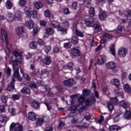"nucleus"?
<instances>
[{"label":"nucleus","instance_id":"obj_33","mask_svg":"<svg viewBox=\"0 0 131 131\" xmlns=\"http://www.w3.org/2000/svg\"><path fill=\"white\" fill-rule=\"evenodd\" d=\"M34 5L37 10H39V9L42 8V4L40 2H35Z\"/></svg>","mask_w":131,"mask_h":131},{"label":"nucleus","instance_id":"obj_55","mask_svg":"<svg viewBox=\"0 0 131 131\" xmlns=\"http://www.w3.org/2000/svg\"><path fill=\"white\" fill-rule=\"evenodd\" d=\"M44 15L45 17H50L51 16V13L49 10H47L44 12Z\"/></svg>","mask_w":131,"mask_h":131},{"label":"nucleus","instance_id":"obj_26","mask_svg":"<svg viewBox=\"0 0 131 131\" xmlns=\"http://www.w3.org/2000/svg\"><path fill=\"white\" fill-rule=\"evenodd\" d=\"M110 131H118L119 130V127L116 125L110 126L108 128Z\"/></svg>","mask_w":131,"mask_h":131},{"label":"nucleus","instance_id":"obj_50","mask_svg":"<svg viewBox=\"0 0 131 131\" xmlns=\"http://www.w3.org/2000/svg\"><path fill=\"white\" fill-rule=\"evenodd\" d=\"M63 47L66 49H69L70 48H71V43L70 42L64 43Z\"/></svg>","mask_w":131,"mask_h":131},{"label":"nucleus","instance_id":"obj_25","mask_svg":"<svg viewBox=\"0 0 131 131\" xmlns=\"http://www.w3.org/2000/svg\"><path fill=\"white\" fill-rule=\"evenodd\" d=\"M111 83H112V84H113V85H116V86H118V85H119V83L120 82L118 79L115 78L111 80Z\"/></svg>","mask_w":131,"mask_h":131},{"label":"nucleus","instance_id":"obj_56","mask_svg":"<svg viewBox=\"0 0 131 131\" xmlns=\"http://www.w3.org/2000/svg\"><path fill=\"white\" fill-rule=\"evenodd\" d=\"M107 107L110 110V111H113V105L112 103H110L109 102L107 103Z\"/></svg>","mask_w":131,"mask_h":131},{"label":"nucleus","instance_id":"obj_20","mask_svg":"<svg viewBox=\"0 0 131 131\" xmlns=\"http://www.w3.org/2000/svg\"><path fill=\"white\" fill-rule=\"evenodd\" d=\"M24 28H23V27L22 26L19 27L16 30V32L18 34V35L22 34V33H24Z\"/></svg>","mask_w":131,"mask_h":131},{"label":"nucleus","instance_id":"obj_9","mask_svg":"<svg viewBox=\"0 0 131 131\" xmlns=\"http://www.w3.org/2000/svg\"><path fill=\"white\" fill-rule=\"evenodd\" d=\"M106 66L108 69H115L116 68V63L114 61H110L106 63Z\"/></svg>","mask_w":131,"mask_h":131},{"label":"nucleus","instance_id":"obj_15","mask_svg":"<svg viewBox=\"0 0 131 131\" xmlns=\"http://www.w3.org/2000/svg\"><path fill=\"white\" fill-rule=\"evenodd\" d=\"M120 105L121 107L124 108V109H127L129 108V104L127 103L125 100H122L120 102Z\"/></svg>","mask_w":131,"mask_h":131},{"label":"nucleus","instance_id":"obj_10","mask_svg":"<svg viewBox=\"0 0 131 131\" xmlns=\"http://www.w3.org/2000/svg\"><path fill=\"white\" fill-rule=\"evenodd\" d=\"M84 120V118H79V119H76L75 118H73L71 120V123L72 124H76L77 123H80V122H82Z\"/></svg>","mask_w":131,"mask_h":131},{"label":"nucleus","instance_id":"obj_3","mask_svg":"<svg viewBox=\"0 0 131 131\" xmlns=\"http://www.w3.org/2000/svg\"><path fill=\"white\" fill-rule=\"evenodd\" d=\"M127 54V50L125 48H120L118 50V56L120 58H123L125 57Z\"/></svg>","mask_w":131,"mask_h":131},{"label":"nucleus","instance_id":"obj_35","mask_svg":"<svg viewBox=\"0 0 131 131\" xmlns=\"http://www.w3.org/2000/svg\"><path fill=\"white\" fill-rule=\"evenodd\" d=\"M51 25L55 28H58V27H60V24L58 21H56L55 20L52 21Z\"/></svg>","mask_w":131,"mask_h":131},{"label":"nucleus","instance_id":"obj_28","mask_svg":"<svg viewBox=\"0 0 131 131\" xmlns=\"http://www.w3.org/2000/svg\"><path fill=\"white\" fill-rule=\"evenodd\" d=\"M71 42L72 43H73V45L76 46V45L78 43V38L77 37V36H75L73 37V38H72Z\"/></svg>","mask_w":131,"mask_h":131},{"label":"nucleus","instance_id":"obj_1","mask_svg":"<svg viewBox=\"0 0 131 131\" xmlns=\"http://www.w3.org/2000/svg\"><path fill=\"white\" fill-rule=\"evenodd\" d=\"M85 24L89 27H93V26H94L95 32H101V31H102V28H101V26H100L99 24L94 25V22L88 20L85 21Z\"/></svg>","mask_w":131,"mask_h":131},{"label":"nucleus","instance_id":"obj_46","mask_svg":"<svg viewBox=\"0 0 131 131\" xmlns=\"http://www.w3.org/2000/svg\"><path fill=\"white\" fill-rule=\"evenodd\" d=\"M9 112L11 113L12 116L16 115V109L15 108H9Z\"/></svg>","mask_w":131,"mask_h":131},{"label":"nucleus","instance_id":"obj_32","mask_svg":"<svg viewBox=\"0 0 131 131\" xmlns=\"http://www.w3.org/2000/svg\"><path fill=\"white\" fill-rule=\"evenodd\" d=\"M89 14L91 17H95V9L93 7L90 8L89 10Z\"/></svg>","mask_w":131,"mask_h":131},{"label":"nucleus","instance_id":"obj_61","mask_svg":"<svg viewBox=\"0 0 131 131\" xmlns=\"http://www.w3.org/2000/svg\"><path fill=\"white\" fill-rule=\"evenodd\" d=\"M90 124H91L90 122H89L87 123H84L82 126L83 127H85V128H88V127H89V126H90Z\"/></svg>","mask_w":131,"mask_h":131},{"label":"nucleus","instance_id":"obj_47","mask_svg":"<svg viewBox=\"0 0 131 131\" xmlns=\"http://www.w3.org/2000/svg\"><path fill=\"white\" fill-rule=\"evenodd\" d=\"M78 101L81 104H82L83 102H84V97L82 96V95H80L78 99Z\"/></svg>","mask_w":131,"mask_h":131},{"label":"nucleus","instance_id":"obj_37","mask_svg":"<svg viewBox=\"0 0 131 131\" xmlns=\"http://www.w3.org/2000/svg\"><path fill=\"white\" fill-rule=\"evenodd\" d=\"M122 112L119 111V112L117 113V115L114 118V121L115 122H117L118 120H119V118H118V116L119 115H122Z\"/></svg>","mask_w":131,"mask_h":131},{"label":"nucleus","instance_id":"obj_22","mask_svg":"<svg viewBox=\"0 0 131 131\" xmlns=\"http://www.w3.org/2000/svg\"><path fill=\"white\" fill-rule=\"evenodd\" d=\"M21 94L29 95L30 94V89L28 88L25 87L21 89Z\"/></svg>","mask_w":131,"mask_h":131},{"label":"nucleus","instance_id":"obj_54","mask_svg":"<svg viewBox=\"0 0 131 131\" xmlns=\"http://www.w3.org/2000/svg\"><path fill=\"white\" fill-rule=\"evenodd\" d=\"M103 37H107V38H111L112 37V35L109 34L107 33H104L102 34Z\"/></svg>","mask_w":131,"mask_h":131},{"label":"nucleus","instance_id":"obj_39","mask_svg":"<svg viewBox=\"0 0 131 131\" xmlns=\"http://www.w3.org/2000/svg\"><path fill=\"white\" fill-rule=\"evenodd\" d=\"M58 31H62L63 34H66V33H67V30L65 28H63L62 27H58Z\"/></svg>","mask_w":131,"mask_h":131},{"label":"nucleus","instance_id":"obj_19","mask_svg":"<svg viewBox=\"0 0 131 131\" xmlns=\"http://www.w3.org/2000/svg\"><path fill=\"white\" fill-rule=\"evenodd\" d=\"M99 18L101 21H105L106 20V18H107L106 13L105 12H102L100 13Z\"/></svg>","mask_w":131,"mask_h":131},{"label":"nucleus","instance_id":"obj_12","mask_svg":"<svg viewBox=\"0 0 131 131\" xmlns=\"http://www.w3.org/2000/svg\"><path fill=\"white\" fill-rule=\"evenodd\" d=\"M94 102H96V98L95 97H92L91 99L85 100V106H91Z\"/></svg>","mask_w":131,"mask_h":131},{"label":"nucleus","instance_id":"obj_34","mask_svg":"<svg viewBox=\"0 0 131 131\" xmlns=\"http://www.w3.org/2000/svg\"><path fill=\"white\" fill-rule=\"evenodd\" d=\"M61 51V47H58V46H55L53 48V53L54 54H57V53H60Z\"/></svg>","mask_w":131,"mask_h":131},{"label":"nucleus","instance_id":"obj_21","mask_svg":"<svg viewBox=\"0 0 131 131\" xmlns=\"http://www.w3.org/2000/svg\"><path fill=\"white\" fill-rule=\"evenodd\" d=\"M13 4L11 1L8 0L5 3V7H6L8 10H11L13 8Z\"/></svg>","mask_w":131,"mask_h":131},{"label":"nucleus","instance_id":"obj_36","mask_svg":"<svg viewBox=\"0 0 131 131\" xmlns=\"http://www.w3.org/2000/svg\"><path fill=\"white\" fill-rule=\"evenodd\" d=\"M46 32L48 35H52L54 33V30H53L52 28H49L46 29Z\"/></svg>","mask_w":131,"mask_h":131},{"label":"nucleus","instance_id":"obj_62","mask_svg":"<svg viewBox=\"0 0 131 131\" xmlns=\"http://www.w3.org/2000/svg\"><path fill=\"white\" fill-rule=\"evenodd\" d=\"M72 8L73 9H74V10H76V9L77 8V2H73L72 3Z\"/></svg>","mask_w":131,"mask_h":131},{"label":"nucleus","instance_id":"obj_49","mask_svg":"<svg viewBox=\"0 0 131 131\" xmlns=\"http://www.w3.org/2000/svg\"><path fill=\"white\" fill-rule=\"evenodd\" d=\"M18 4L21 7H24L26 5V0H19Z\"/></svg>","mask_w":131,"mask_h":131},{"label":"nucleus","instance_id":"obj_45","mask_svg":"<svg viewBox=\"0 0 131 131\" xmlns=\"http://www.w3.org/2000/svg\"><path fill=\"white\" fill-rule=\"evenodd\" d=\"M31 12L32 13L33 18L34 19H36V18H37L38 16L37 14V11H36V10H32Z\"/></svg>","mask_w":131,"mask_h":131},{"label":"nucleus","instance_id":"obj_14","mask_svg":"<svg viewBox=\"0 0 131 131\" xmlns=\"http://www.w3.org/2000/svg\"><path fill=\"white\" fill-rule=\"evenodd\" d=\"M26 26L29 29H32L34 26V22L32 19H30L26 22Z\"/></svg>","mask_w":131,"mask_h":131},{"label":"nucleus","instance_id":"obj_48","mask_svg":"<svg viewBox=\"0 0 131 131\" xmlns=\"http://www.w3.org/2000/svg\"><path fill=\"white\" fill-rule=\"evenodd\" d=\"M75 33L76 35L78 36H80V37H83V34H82V32H81L80 31H79L78 30H76Z\"/></svg>","mask_w":131,"mask_h":131},{"label":"nucleus","instance_id":"obj_23","mask_svg":"<svg viewBox=\"0 0 131 131\" xmlns=\"http://www.w3.org/2000/svg\"><path fill=\"white\" fill-rule=\"evenodd\" d=\"M7 19L9 22H13L14 21V15L11 13L7 14Z\"/></svg>","mask_w":131,"mask_h":131},{"label":"nucleus","instance_id":"obj_31","mask_svg":"<svg viewBox=\"0 0 131 131\" xmlns=\"http://www.w3.org/2000/svg\"><path fill=\"white\" fill-rule=\"evenodd\" d=\"M20 18H21V14H20L19 12L16 13L13 16V19L16 21H19V20H20Z\"/></svg>","mask_w":131,"mask_h":131},{"label":"nucleus","instance_id":"obj_44","mask_svg":"<svg viewBox=\"0 0 131 131\" xmlns=\"http://www.w3.org/2000/svg\"><path fill=\"white\" fill-rule=\"evenodd\" d=\"M43 123V121H42V118H39L37 119V122L36 123V125L37 126H40L41 124Z\"/></svg>","mask_w":131,"mask_h":131},{"label":"nucleus","instance_id":"obj_17","mask_svg":"<svg viewBox=\"0 0 131 131\" xmlns=\"http://www.w3.org/2000/svg\"><path fill=\"white\" fill-rule=\"evenodd\" d=\"M29 48L32 50H36V48H37V44L36 43V42L32 41L30 42Z\"/></svg>","mask_w":131,"mask_h":131},{"label":"nucleus","instance_id":"obj_2","mask_svg":"<svg viewBox=\"0 0 131 131\" xmlns=\"http://www.w3.org/2000/svg\"><path fill=\"white\" fill-rule=\"evenodd\" d=\"M15 131H23V127L20 123H12L10 127V130L12 131L13 130Z\"/></svg>","mask_w":131,"mask_h":131},{"label":"nucleus","instance_id":"obj_8","mask_svg":"<svg viewBox=\"0 0 131 131\" xmlns=\"http://www.w3.org/2000/svg\"><path fill=\"white\" fill-rule=\"evenodd\" d=\"M15 81H16V80L15 79L14 77H13L11 82L8 86V91H9V92H12V91H13L14 89H15V88L14 87V84H15Z\"/></svg>","mask_w":131,"mask_h":131},{"label":"nucleus","instance_id":"obj_60","mask_svg":"<svg viewBox=\"0 0 131 131\" xmlns=\"http://www.w3.org/2000/svg\"><path fill=\"white\" fill-rule=\"evenodd\" d=\"M63 13L64 15H69L70 14V11H69V9L66 8L63 10Z\"/></svg>","mask_w":131,"mask_h":131},{"label":"nucleus","instance_id":"obj_7","mask_svg":"<svg viewBox=\"0 0 131 131\" xmlns=\"http://www.w3.org/2000/svg\"><path fill=\"white\" fill-rule=\"evenodd\" d=\"M73 110H77L78 112H81L83 110H85L86 107L85 106H82L81 104L77 105L76 106H73Z\"/></svg>","mask_w":131,"mask_h":131},{"label":"nucleus","instance_id":"obj_13","mask_svg":"<svg viewBox=\"0 0 131 131\" xmlns=\"http://www.w3.org/2000/svg\"><path fill=\"white\" fill-rule=\"evenodd\" d=\"M28 118L29 119H30V120H31L32 121H34L36 120V114L32 112H30L28 114Z\"/></svg>","mask_w":131,"mask_h":131},{"label":"nucleus","instance_id":"obj_24","mask_svg":"<svg viewBox=\"0 0 131 131\" xmlns=\"http://www.w3.org/2000/svg\"><path fill=\"white\" fill-rule=\"evenodd\" d=\"M24 11L25 12H26V14L27 16V17H28V18H31L32 15L31 14V12H30V11H31V9H30L28 7H26L24 9Z\"/></svg>","mask_w":131,"mask_h":131},{"label":"nucleus","instance_id":"obj_52","mask_svg":"<svg viewBox=\"0 0 131 131\" xmlns=\"http://www.w3.org/2000/svg\"><path fill=\"white\" fill-rule=\"evenodd\" d=\"M8 100V98H7V97L3 95L1 96V101L4 103V104H6L7 103V101Z\"/></svg>","mask_w":131,"mask_h":131},{"label":"nucleus","instance_id":"obj_64","mask_svg":"<svg viewBox=\"0 0 131 131\" xmlns=\"http://www.w3.org/2000/svg\"><path fill=\"white\" fill-rule=\"evenodd\" d=\"M126 16L127 18H131V10H129L126 13Z\"/></svg>","mask_w":131,"mask_h":131},{"label":"nucleus","instance_id":"obj_6","mask_svg":"<svg viewBox=\"0 0 131 131\" xmlns=\"http://www.w3.org/2000/svg\"><path fill=\"white\" fill-rule=\"evenodd\" d=\"M105 61H106V56L104 55H100L97 63L99 65H103V64H105Z\"/></svg>","mask_w":131,"mask_h":131},{"label":"nucleus","instance_id":"obj_59","mask_svg":"<svg viewBox=\"0 0 131 131\" xmlns=\"http://www.w3.org/2000/svg\"><path fill=\"white\" fill-rule=\"evenodd\" d=\"M35 61L37 62H41V60H42V57L41 56H36L35 58Z\"/></svg>","mask_w":131,"mask_h":131},{"label":"nucleus","instance_id":"obj_38","mask_svg":"<svg viewBox=\"0 0 131 131\" xmlns=\"http://www.w3.org/2000/svg\"><path fill=\"white\" fill-rule=\"evenodd\" d=\"M14 76L15 77H16L19 81H21L22 80V78L20 77V75H19V71L18 72H14Z\"/></svg>","mask_w":131,"mask_h":131},{"label":"nucleus","instance_id":"obj_40","mask_svg":"<svg viewBox=\"0 0 131 131\" xmlns=\"http://www.w3.org/2000/svg\"><path fill=\"white\" fill-rule=\"evenodd\" d=\"M37 43L40 46V47H42V46H45V42L43 39H38L37 40Z\"/></svg>","mask_w":131,"mask_h":131},{"label":"nucleus","instance_id":"obj_51","mask_svg":"<svg viewBox=\"0 0 131 131\" xmlns=\"http://www.w3.org/2000/svg\"><path fill=\"white\" fill-rule=\"evenodd\" d=\"M64 126H65V122L60 121L58 125V129H62V127H64Z\"/></svg>","mask_w":131,"mask_h":131},{"label":"nucleus","instance_id":"obj_18","mask_svg":"<svg viewBox=\"0 0 131 131\" xmlns=\"http://www.w3.org/2000/svg\"><path fill=\"white\" fill-rule=\"evenodd\" d=\"M123 118L125 119H130L131 118V112L130 111L127 110L125 112L124 115H123Z\"/></svg>","mask_w":131,"mask_h":131},{"label":"nucleus","instance_id":"obj_5","mask_svg":"<svg viewBox=\"0 0 131 131\" xmlns=\"http://www.w3.org/2000/svg\"><path fill=\"white\" fill-rule=\"evenodd\" d=\"M1 32L2 34V39L3 41H5L6 46H8L9 41H8V34H7V32L4 29H1Z\"/></svg>","mask_w":131,"mask_h":131},{"label":"nucleus","instance_id":"obj_30","mask_svg":"<svg viewBox=\"0 0 131 131\" xmlns=\"http://www.w3.org/2000/svg\"><path fill=\"white\" fill-rule=\"evenodd\" d=\"M124 90L127 93H131V89L128 84H125L124 85Z\"/></svg>","mask_w":131,"mask_h":131},{"label":"nucleus","instance_id":"obj_58","mask_svg":"<svg viewBox=\"0 0 131 131\" xmlns=\"http://www.w3.org/2000/svg\"><path fill=\"white\" fill-rule=\"evenodd\" d=\"M23 76L24 78H25V79H26V80H27L28 81H29V80H30V76H29L28 74L25 73L23 75Z\"/></svg>","mask_w":131,"mask_h":131},{"label":"nucleus","instance_id":"obj_41","mask_svg":"<svg viewBox=\"0 0 131 131\" xmlns=\"http://www.w3.org/2000/svg\"><path fill=\"white\" fill-rule=\"evenodd\" d=\"M91 93L90 90L88 89H83L82 91V95L83 96H89Z\"/></svg>","mask_w":131,"mask_h":131},{"label":"nucleus","instance_id":"obj_63","mask_svg":"<svg viewBox=\"0 0 131 131\" xmlns=\"http://www.w3.org/2000/svg\"><path fill=\"white\" fill-rule=\"evenodd\" d=\"M45 50L46 53H49L50 51H51V47L46 46L45 48Z\"/></svg>","mask_w":131,"mask_h":131},{"label":"nucleus","instance_id":"obj_4","mask_svg":"<svg viewBox=\"0 0 131 131\" xmlns=\"http://www.w3.org/2000/svg\"><path fill=\"white\" fill-rule=\"evenodd\" d=\"M63 84L66 85V86H72V85L75 84V81L72 78L63 81Z\"/></svg>","mask_w":131,"mask_h":131},{"label":"nucleus","instance_id":"obj_53","mask_svg":"<svg viewBox=\"0 0 131 131\" xmlns=\"http://www.w3.org/2000/svg\"><path fill=\"white\" fill-rule=\"evenodd\" d=\"M12 99L13 100H19L20 99V95H19L18 94L13 95Z\"/></svg>","mask_w":131,"mask_h":131},{"label":"nucleus","instance_id":"obj_27","mask_svg":"<svg viewBox=\"0 0 131 131\" xmlns=\"http://www.w3.org/2000/svg\"><path fill=\"white\" fill-rule=\"evenodd\" d=\"M1 123H6L7 122V117L5 115H0Z\"/></svg>","mask_w":131,"mask_h":131},{"label":"nucleus","instance_id":"obj_57","mask_svg":"<svg viewBox=\"0 0 131 131\" xmlns=\"http://www.w3.org/2000/svg\"><path fill=\"white\" fill-rule=\"evenodd\" d=\"M13 54H14V55L15 56V57H22V53H18V52L17 51H14L13 52Z\"/></svg>","mask_w":131,"mask_h":131},{"label":"nucleus","instance_id":"obj_43","mask_svg":"<svg viewBox=\"0 0 131 131\" xmlns=\"http://www.w3.org/2000/svg\"><path fill=\"white\" fill-rule=\"evenodd\" d=\"M111 103L114 104V105H116L118 103V100L116 97H114L111 98Z\"/></svg>","mask_w":131,"mask_h":131},{"label":"nucleus","instance_id":"obj_16","mask_svg":"<svg viewBox=\"0 0 131 131\" xmlns=\"http://www.w3.org/2000/svg\"><path fill=\"white\" fill-rule=\"evenodd\" d=\"M71 52L72 55L75 56V57H78V56H80V51H79V50L76 48H73Z\"/></svg>","mask_w":131,"mask_h":131},{"label":"nucleus","instance_id":"obj_29","mask_svg":"<svg viewBox=\"0 0 131 131\" xmlns=\"http://www.w3.org/2000/svg\"><path fill=\"white\" fill-rule=\"evenodd\" d=\"M31 106L34 109H37L39 107V103L37 101H34L32 103Z\"/></svg>","mask_w":131,"mask_h":131},{"label":"nucleus","instance_id":"obj_11","mask_svg":"<svg viewBox=\"0 0 131 131\" xmlns=\"http://www.w3.org/2000/svg\"><path fill=\"white\" fill-rule=\"evenodd\" d=\"M42 62L45 65H50L52 63V58L51 57L47 56L42 60Z\"/></svg>","mask_w":131,"mask_h":131},{"label":"nucleus","instance_id":"obj_42","mask_svg":"<svg viewBox=\"0 0 131 131\" xmlns=\"http://www.w3.org/2000/svg\"><path fill=\"white\" fill-rule=\"evenodd\" d=\"M111 53L113 56H115V48H114V45H112L110 47Z\"/></svg>","mask_w":131,"mask_h":131}]
</instances>
